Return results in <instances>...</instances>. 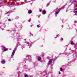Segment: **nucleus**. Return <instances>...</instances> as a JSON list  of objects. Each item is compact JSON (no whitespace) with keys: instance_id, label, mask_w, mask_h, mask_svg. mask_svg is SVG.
Here are the masks:
<instances>
[{"instance_id":"obj_5","label":"nucleus","mask_w":77,"mask_h":77,"mask_svg":"<svg viewBox=\"0 0 77 77\" xmlns=\"http://www.w3.org/2000/svg\"><path fill=\"white\" fill-rule=\"evenodd\" d=\"M55 17H57V15H58V14H59V12H59V11H58L57 10V11H55Z\"/></svg>"},{"instance_id":"obj_6","label":"nucleus","mask_w":77,"mask_h":77,"mask_svg":"<svg viewBox=\"0 0 77 77\" xmlns=\"http://www.w3.org/2000/svg\"><path fill=\"white\" fill-rule=\"evenodd\" d=\"M52 62V60H51V59H50L49 60V62L48 63V65H49L50 64V63H51Z\"/></svg>"},{"instance_id":"obj_26","label":"nucleus","mask_w":77,"mask_h":77,"mask_svg":"<svg viewBox=\"0 0 77 77\" xmlns=\"http://www.w3.org/2000/svg\"><path fill=\"white\" fill-rule=\"evenodd\" d=\"M31 35L32 36H33V34H32V35Z\"/></svg>"},{"instance_id":"obj_34","label":"nucleus","mask_w":77,"mask_h":77,"mask_svg":"<svg viewBox=\"0 0 77 77\" xmlns=\"http://www.w3.org/2000/svg\"><path fill=\"white\" fill-rule=\"evenodd\" d=\"M55 38H57V37H56Z\"/></svg>"},{"instance_id":"obj_24","label":"nucleus","mask_w":77,"mask_h":77,"mask_svg":"<svg viewBox=\"0 0 77 77\" xmlns=\"http://www.w3.org/2000/svg\"><path fill=\"white\" fill-rule=\"evenodd\" d=\"M74 23H77V21H75Z\"/></svg>"},{"instance_id":"obj_37","label":"nucleus","mask_w":77,"mask_h":77,"mask_svg":"<svg viewBox=\"0 0 77 77\" xmlns=\"http://www.w3.org/2000/svg\"><path fill=\"white\" fill-rule=\"evenodd\" d=\"M2 50H3V49H2Z\"/></svg>"},{"instance_id":"obj_36","label":"nucleus","mask_w":77,"mask_h":77,"mask_svg":"<svg viewBox=\"0 0 77 77\" xmlns=\"http://www.w3.org/2000/svg\"><path fill=\"white\" fill-rule=\"evenodd\" d=\"M29 61H31V60H29Z\"/></svg>"},{"instance_id":"obj_27","label":"nucleus","mask_w":77,"mask_h":77,"mask_svg":"<svg viewBox=\"0 0 77 77\" xmlns=\"http://www.w3.org/2000/svg\"><path fill=\"white\" fill-rule=\"evenodd\" d=\"M26 43L27 44H29V42H27Z\"/></svg>"},{"instance_id":"obj_35","label":"nucleus","mask_w":77,"mask_h":77,"mask_svg":"<svg viewBox=\"0 0 77 77\" xmlns=\"http://www.w3.org/2000/svg\"><path fill=\"white\" fill-rule=\"evenodd\" d=\"M31 27H32V26L31 25Z\"/></svg>"},{"instance_id":"obj_18","label":"nucleus","mask_w":77,"mask_h":77,"mask_svg":"<svg viewBox=\"0 0 77 77\" xmlns=\"http://www.w3.org/2000/svg\"><path fill=\"white\" fill-rule=\"evenodd\" d=\"M28 21H29V22H30V21H31V19H29L28 20Z\"/></svg>"},{"instance_id":"obj_38","label":"nucleus","mask_w":77,"mask_h":77,"mask_svg":"<svg viewBox=\"0 0 77 77\" xmlns=\"http://www.w3.org/2000/svg\"><path fill=\"white\" fill-rule=\"evenodd\" d=\"M67 3H68V2H67Z\"/></svg>"},{"instance_id":"obj_23","label":"nucleus","mask_w":77,"mask_h":77,"mask_svg":"<svg viewBox=\"0 0 77 77\" xmlns=\"http://www.w3.org/2000/svg\"><path fill=\"white\" fill-rule=\"evenodd\" d=\"M23 5V4L21 3L19 4V5Z\"/></svg>"},{"instance_id":"obj_8","label":"nucleus","mask_w":77,"mask_h":77,"mask_svg":"<svg viewBox=\"0 0 77 77\" xmlns=\"http://www.w3.org/2000/svg\"><path fill=\"white\" fill-rule=\"evenodd\" d=\"M1 63L3 64H5V61L4 60H2L1 61Z\"/></svg>"},{"instance_id":"obj_21","label":"nucleus","mask_w":77,"mask_h":77,"mask_svg":"<svg viewBox=\"0 0 77 77\" xmlns=\"http://www.w3.org/2000/svg\"><path fill=\"white\" fill-rule=\"evenodd\" d=\"M8 21H11V19H8Z\"/></svg>"},{"instance_id":"obj_13","label":"nucleus","mask_w":77,"mask_h":77,"mask_svg":"<svg viewBox=\"0 0 77 77\" xmlns=\"http://www.w3.org/2000/svg\"><path fill=\"white\" fill-rule=\"evenodd\" d=\"M41 57H38V60L39 61H40L41 60Z\"/></svg>"},{"instance_id":"obj_32","label":"nucleus","mask_w":77,"mask_h":77,"mask_svg":"<svg viewBox=\"0 0 77 77\" xmlns=\"http://www.w3.org/2000/svg\"><path fill=\"white\" fill-rule=\"evenodd\" d=\"M23 3V4H25V3Z\"/></svg>"},{"instance_id":"obj_10","label":"nucleus","mask_w":77,"mask_h":77,"mask_svg":"<svg viewBox=\"0 0 77 77\" xmlns=\"http://www.w3.org/2000/svg\"><path fill=\"white\" fill-rule=\"evenodd\" d=\"M26 57H29V58H30V59L31 58V56L29 55H27Z\"/></svg>"},{"instance_id":"obj_1","label":"nucleus","mask_w":77,"mask_h":77,"mask_svg":"<svg viewBox=\"0 0 77 77\" xmlns=\"http://www.w3.org/2000/svg\"><path fill=\"white\" fill-rule=\"evenodd\" d=\"M17 46H16L14 50H13V52H12V54H11V56H12V57L14 56V54H15V51H16V50H17Z\"/></svg>"},{"instance_id":"obj_20","label":"nucleus","mask_w":77,"mask_h":77,"mask_svg":"<svg viewBox=\"0 0 77 77\" xmlns=\"http://www.w3.org/2000/svg\"><path fill=\"white\" fill-rule=\"evenodd\" d=\"M37 27H38V28H39V27H40V26H39V25H37Z\"/></svg>"},{"instance_id":"obj_17","label":"nucleus","mask_w":77,"mask_h":77,"mask_svg":"<svg viewBox=\"0 0 77 77\" xmlns=\"http://www.w3.org/2000/svg\"><path fill=\"white\" fill-rule=\"evenodd\" d=\"M18 18H19V17H18V16H17V17H16L15 18H16V19H18Z\"/></svg>"},{"instance_id":"obj_31","label":"nucleus","mask_w":77,"mask_h":77,"mask_svg":"<svg viewBox=\"0 0 77 77\" xmlns=\"http://www.w3.org/2000/svg\"><path fill=\"white\" fill-rule=\"evenodd\" d=\"M73 44L74 45L75 44V43H73Z\"/></svg>"},{"instance_id":"obj_19","label":"nucleus","mask_w":77,"mask_h":77,"mask_svg":"<svg viewBox=\"0 0 77 77\" xmlns=\"http://www.w3.org/2000/svg\"><path fill=\"white\" fill-rule=\"evenodd\" d=\"M25 77H28V75H26L25 76Z\"/></svg>"},{"instance_id":"obj_16","label":"nucleus","mask_w":77,"mask_h":77,"mask_svg":"<svg viewBox=\"0 0 77 77\" xmlns=\"http://www.w3.org/2000/svg\"><path fill=\"white\" fill-rule=\"evenodd\" d=\"M63 40V38H62L61 39H60V41H62Z\"/></svg>"},{"instance_id":"obj_25","label":"nucleus","mask_w":77,"mask_h":77,"mask_svg":"<svg viewBox=\"0 0 77 77\" xmlns=\"http://www.w3.org/2000/svg\"><path fill=\"white\" fill-rule=\"evenodd\" d=\"M73 42H72L71 43V44H73Z\"/></svg>"},{"instance_id":"obj_39","label":"nucleus","mask_w":77,"mask_h":77,"mask_svg":"<svg viewBox=\"0 0 77 77\" xmlns=\"http://www.w3.org/2000/svg\"><path fill=\"white\" fill-rule=\"evenodd\" d=\"M8 31H9V30H8Z\"/></svg>"},{"instance_id":"obj_15","label":"nucleus","mask_w":77,"mask_h":77,"mask_svg":"<svg viewBox=\"0 0 77 77\" xmlns=\"http://www.w3.org/2000/svg\"><path fill=\"white\" fill-rule=\"evenodd\" d=\"M50 5V4L49 3H48L47 4V6H48H48Z\"/></svg>"},{"instance_id":"obj_12","label":"nucleus","mask_w":77,"mask_h":77,"mask_svg":"<svg viewBox=\"0 0 77 77\" xmlns=\"http://www.w3.org/2000/svg\"><path fill=\"white\" fill-rule=\"evenodd\" d=\"M11 11H8L7 13H6V14H11Z\"/></svg>"},{"instance_id":"obj_9","label":"nucleus","mask_w":77,"mask_h":77,"mask_svg":"<svg viewBox=\"0 0 77 77\" xmlns=\"http://www.w3.org/2000/svg\"><path fill=\"white\" fill-rule=\"evenodd\" d=\"M32 11L31 10H30L28 11V13L29 14H32Z\"/></svg>"},{"instance_id":"obj_3","label":"nucleus","mask_w":77,"mask_h":77,"mask_svg":"<svg viewBox=\"0 0 77 77\" xmlns=\"http://www.w3.org/2000/svg\"><path fill=\"white\" fill-rule=\"evenodd\" d=\"M62 9H64V7H62L60 9H58V8H56V9L55 10V11H57V10L60 12V11H61Z\"/></svg>"},{"instance_id":"obj_14","label":"nucleus","mask_w":77,"mask_h":77,"mask_svg":"<svg viewBox=\"0 0 77 77\" xmlns=\"http://www.w3.org/2000/svg\"><path fill=\"white\" fill-rule=\"evenodd\" d=\"M60 70L62 72V71H63V69H62V68H60Z\"/></svg>"},{"instance_id":"obj_28","label":"nucleus","mask_w":77,"mask_h":77,"mask_svg":"<svg viewBox=\"0 0 77 77\" xmlns=\"http://www.w3.org/2000/svg\"><path fill=\"white\" fill-rule=\"evenodd\" d=\"M21 48H22V49H23V48H24V47H23L22 46V47H21Z\"/></svg>"},{"instance_id":"obj_29","label":"nucleus","mask_w":77,"mask_h":77,"mask_svg":"<svg viewBox=\"0 0 77 77\" xmlns=\"http://www.w3.org/2000/svg\"><path fill=\"white\" fill-rule=\"evenodd\" d=\"M29 2H30V1L27 2H26V3H29Z\"/></svg>"},{"instance_id":"obj_2","label":"nucleus","mask_w":77,"mask_h":77,"mask_svg":"<svg viewBox=\"0 0 77 77\" xmlns=\"http://www.w3.org/2000/svg\"><path fill=\"white\" fill-rule=\"evenodd\" d=\"M77 8L75 5H74V12L75 14V15H77Z\"/></svg>"},{"instance_id":"obj_7","label":"nucleus","mask_w":77,"mask_h":77,"mask_svg":"<svg viewBox=\"0 0 77 77\" xmlns=\"http://www.w3.org/2000/svg\"><path fill=\"white\" fill-rule=\"evenodd\" d=\"M45 14H46V11L45 10H43V11L42 14L43 15H45Z\"/></svg>"},{"instance_id":"obj_22","label":"nucleus","mask_w":77,"mask_h":77,"mask_svg":"<svg viewBox=\"0 0 77 77\" xmlns=\"http://www.w3.org/2000/svg\"><path fill=\"white\" fill-rule=\"evenodd\" d=\"M40 16H41V14L38 15V18H39V17Z\"/></svg>"},{"instance_id":"obj_33","label":"nucleus","mask_w":77,"mask_h":77,"mask_svg":"<svg viewBox=\"0 0 77 77\" xmlns=\"http://www.w3.org/2000/svg\"><path fill=\"white\" fill-rule=\"evenodd\" d=\"M59 74H60V72H59Z\"/></svg>"},{"instance_id":"obj_30","label":"nucleus","mask_w":77,"mask_h":77,"mask_svg":"<svg viewBox=\"0 0 77 77\" xmlns=\"http://www.w3.org/2000/svg\"><path fill=\"white\" fill-rule=\"evenodd\" d=\"M39 11L40 12H41V10H40Z\"/></svg>"},{"instance_id":"obj_11","label":"nucleus","mask_w":77,"mask_h":77,"mask_svg":"<svg viewBox=\"0 0 77 77\" xmlns=\"http://www.w3.org/2000/svg\"><path fill=\"white\" fill-rule=\"evenodd\" d=\"M20 45V43L19 42H18L16 46H17V47H18V46H19Z\"/></svg>"},{"instance_id":"obj_4","label":"nucleus","mask_w":77,"mask_h":77,"mask_svg":"<svg viewBox=\"0 0 77 77\" xmlns=\"http://www.w3.org/2000/svg\"><path fill=\"white\" fill-rule=\"evenodd\" d=\"M2 48L4 49V52H5V51H6L8 50V48H6V47H5V46H2Z\"/></svg>"}]
</instances>
